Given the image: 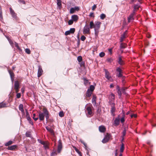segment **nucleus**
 I'll use <instances>...</instances> for the list:
<instances>
[{
	"label": "nucleus",
	"instance_id": "obj_1",
	"mask_svg": "<svg viewBox=\"0 0 156 156\" xmlns=\"http://www.w3.org/2000/svg\"><path fill=\"white\" fill-rule=\"evenodd\" d=\"M43 112L42 113L41 112H39V119L41 121L43 120L44 119V117L45 116L46 119H48L49 118V112L45 108H44L43 109Z\"/></svg>",
	"mask_w": 156,
	"mask_h": 156
},
{
	"label": "nucleus",
	"instance_id": "obj_2",
	"mask_svg": "<svg viewBox=\"0 0 156 156\" xmlns=\"http://www.w3.org/2000/svg\"><path fill=\"white\" fill-rule=\"evenodd\" d=\"M101 23L100 22H95L94 28L96 35H98L99 33V30L100 27V25Z\"/></svg>",
	"mask_w": 156,
	"mask_h": 156
},
{
	"label": "nucleus",
	"instance_id": "obj_3",
	"mask_svg": "<svg viewBox=\"0 0 156 156\" xmlns=\"http://www.w3.org/2000/svg\"><path fill=\"white\" fill-rule=\"evenodd\" d=\"M83 33L84 34H90V28L89 27V26L87 24L86 25L85 27H84L83 29Z\"/></svg>",
	"mask_w": 156,
	"mask_h": 156
},
{
	"label": "nucleus",
	"instance_id": "obj_4",
	"mask_svg": "<svg viewBox=\"0 0 156 156\" xmlns=\"http://www.w3.org/2000/svg\"><path fill=\"white\" fill-rule=\"evenodd\" d=\"M105 72V76L108 80L111 81H113V80L112 79L111 76L110 75L109 72L106 69H104Z\"/></svg>",
	"mask_w": 156,
	"mask_h": 156
},
{
	"label": "nucleus",
	"instance_id": "obj_5",
	"mask_svg": "<svg viewBox=\"0 0 156 156\" xmlns=\"http://www.w3.org/2000/svg\"><path fill=\"white\" fill-rule=\"evenodd\" d=\"M111 136V135L110 134L108 133H107L105 137L102 140V142L103 143H105L108 142Z\"/></svg>",
	"mask_w": 156,
	"mask_h": 156
},
{
	"label": "nucleus",
	"instance_id": "obj_6",
	"mask_svg": "<svg viewBox=\"0 0 156 156\" xmlns=\"http://www.w3.org/2000/svg\"><path fill=\"white\" fill-rule=\"evenodd\" d=\"M135 14V10H133V12L129 16L128 18V22L129 23L132 20H133L134 19L133 17Z\"/></svg>",
	"mask_w": 156,
	"mask_h": 156
},
{
	"label": "nucleus",
	"instance_id": "obj_7",
	"mask_svg": "<svg viewBox=\"0 0 156 156\" xmlns=\"http://www.w3.org/2000/svg\"><path fill=\"white\" fill-rule=\"evenodd\" d=\"M19 83L18 81H16L14 82V89L16 93H17L19 90Z\"/></svg>",
	"mask_w": 156,
	"mask_h": 156
},
{
	"label": "nucleus",
	"instance_id": "obj_8",
	"mask_svg": "<svg viewBox=\"0 0 156 156\" xmlns=\"http://www.w3.org/2000/svg\"><path fill=\"white\" fill-rule=\"evenodd\" d=\"M62 148V141L60 140L58 141V147L57 152L58 153H60L61 151Z\"/></svg>",
	"mask_w": 156,
	"mask_h": 156
},
{
	"label": "nucleus",
	"instance_id": "obj_9",
	"mask_svg": "<svg viewBox=\"0 0 156 156\" xmlns=\"http://www.w3.org/2000/svg\"><path fill=\"white\" fill-rule=\"evenodd\" d=\"M43 73V71L41 66H38V69L37 73V76L38 77H40L42 75Z\"/></svg>",
	"mask_w": 156,
	"mask_h": 156
},
{
	"label": "nucleus",
	"instance_id": "obj_10",
	"mask_svg": "<svg viewBox=\"0 0 156 156\" xmlns=\"http://www.w3.org/2000/svg\"><path fill=\"white\" fill-rule=\"evenodd\" d=\"M112 107L111 108V112L113 116H115V113H114L115 111V103H112Z\"/></svg>",
	"mask_w": 156,
	"mask_h": 156
},
{
	"label": "nucleus",
	"instance_id": "obj_11",
	"mask_svg": "<svg viewBox=\"0 0 156 156\" xmlns=\"http://www.w3.org/2000/svg\"><path fill=\"white\" fill-rule=\"evenodd\" d=\"M26 117L27 120L29 121L30 124H31L32 125H33V122L31 121V119L30 117L28 112L27 110L26 111Z\"/></svg>",
	"mask_w": 156,
	"mask_h": 156
},
{
	"label": "nucleus",
	"instance_id": "obj_12",
	"mask_svg": "<svg viewBox=\"0 0 156 156\" xmlns=\"http://www.w3.org/2000/svg\"><path fill=\"white\" fill-rule=\"evenodd\" d=\"M99 131L102 133H104L106 130L105 127L103 126H101L99 127Z\"/></svg>",
	"mask_w": 156,
	"mask_h": 156
},
{
	"label": "nucleus",
	"instance_id": "obj_13",
	"mask_svg": "<svg viewBox=\"0 0 156 156\" xmlns=\"http://www.w3.org/2000/svg\"><path fill=\"white\" fill-rule=\"evenodd\" d=\"M8 71H9V72L10 75V77H11V80H12V82H13V80H14V74L13 72H12V71L11 70H8Z\"/></svg>",
	"mask_w": 156,
	"mask_h": 156
},
{
	"label": "nucleus",
	"instance_id": "obj_14",
	"mask_svg": "<svg viewBox=\"0 0 156 156\" xmlns=\"http://www.w3.org/2000/svg\"><path fill=\"white\" fill-rule=\"evenodd\" d=\"M120 116L119 115H118V118H116L115 120L114 121V124L115 126H117L119 124V121H120Z\"/></svg>",
	"mask_w": 156,
	"mask_h": 156
},
{
	"label": "nucleus",
	"instance_id": "obj_15",
	"mask_svg": "<svg viewBox=\"0 0 156 156\" xmlns=\"http://www.w3.org/2000/svg\"><path fill=\"white\" fill-rule=\"evenodd\" d=\"M93 98L92 99V103L94 104V105H96V100L97 99V97L95 95H93Z\"/></svg>",
	"mask_w": 156,
	"mask_h": 156
},
{
	"label": "nucleus",
	"instance_id": "obj_16",
	"mask_svg": "<svg viewBox=\"0 0 156 156\" xmlns=\"http://www.w3.org/2000/svg\"><path fill=\"white\" fill-rule=\"evenodd\" d=\"M19 109L20 111H21L22 113L23 114H25L24 111L23 109V104H20V105L19 106Z\"/></svg>",
	"mask_w": 156,
	"mask_h": 156
},
{
	"label": "nucleus",
	"instance_id": "obj_17",
	"mask_svg": "<svg viewBox=\"0 0 156 156\" xmlns=\"http://www.w3.org/2000/svg\"><path fill=\"white\" fill-rule=\"evenodd\" d=\"M17 147L16 145H13L11 146H9L8 147L7 149L10 150H15Z\"/></svg>",
	"mask_w": 156,
	"mask_h": 156
},
{
	"label": "nucleus",
	"instance_id": "obj_18",
	"mask_svg": "<svg viewBox=\"0 0 156 156\" xmlns=\"http://www.w3.org/2000/svg\"><path fill=\"white\" fill-rule=\"evenodd\" d=\"M46 129L49 131V132L51 133L53 136H55V135L54 133V132L53 130L51 129L50 128L47 126L46 127Z\"/></svg>",
	"mask_w": 156,
	"mask_h": 156
},
{
	"label": "nucleus",
	"instance_id": "obj_19",
	"mask_svg": "<svg viewBox=\"0 0 156 156\" xmlns=\"http://www.w3.org/2000/svg\"><path fill=\"white\" fill-rule=\"evenodd\" d=\"M9 9L10 10V13L11 14L12 16H13V17L14 18L16 17V14L14 12V11L12 10V8H10Z\"/></svg>",
	"mask_w": 156,
	"mask_h": 156
},
{
	"label": "nucleus",
	"instance_id": "obj_20",
	"mask_svg": "<svg viewBox=\"0 0 156 156\" xmlns=\"http://www.w3.org/2000/svg\"><path fill=\"white\" fill-rule=\"evenodd\" d=\"M72 20L74 21H76L78 19V17L77 15H73L72 16Z\"/></svg>",
	"mask_w": 156,
	"mask_h": 156
},
{
	"label": "nucleus",
	"instance_id": "obj_21",
	"mask_svg": "<svg viewBox=\"0 0 156 156\" xmlns=\"http://www.w3.org/2000/svg\"><path fill=\"white\" fill-rule=\"evenodd\" d=\"M121 65H122L124 63L122 59V57L121 56H119V60L118 62Z\"/></svg>",
	"mask_w": 156,
	"mask_h": 156
},
{
	"label": "nucleus",
	"instance_id": "obj_22",
	"mask_svg": "<svg viewBox=\"0 0 156 156\" xmlns=\"http://www.w3.org/2000/svg\"><path fill=\"white\" fill-rule=\"evenodd\" d=\"M92 93V92L89 90H88L86 93V96L87 97H89L91 95Z\"/></svg>",
	"mask_w": 156,
	"mask_h": 156
},
{
	"label": "nucleus",
	"instance_id": "obj_23",
	"mask_svg": "<svg viewBox=\"0 0 156 156\" xmlns=\"http://www.w3.org/2000/svg\"><path fill=\"white\" fill-rule=\"evenodd\" d=\"M127 47V44L125 43H121L120 44V48H124Z\"/></svg>",
	"mask_w": 156,
	"mask_h": 156
},
{
	"label": "nucleus",
	"instance_id": "obj_24",
	"mask_svg": "<svg viewBox=\"0 0 156 156\" xmlns=\"http://www.w3.org/2000/svg\"><path fill=\"white\" fill-rule=\"evenodd\" d=\"M109 98L111 101H113L115 99V95L112 93L110 95Z\"/></svg>",
	"mask_w": 156,
	"mask_h": 156
},
{
	"label": "nucleus",
	"instance_id": "obj_25",
	"mask_svg": "<svg viewBox=\"0 0 156 156\" xmlns=\"http://www.w3.org/2000/svg\"><path fill=\"white\" fill-rule=\"evenodd\" d=\"M123 115L121 119V122L122 123H123L125 121V112H124L122 110Z\"/></svg>",
	"mask_w": 156,
	"mask_h": 156
},
{
	"label": "nucleus",
	"instance_id": "obj_26",
	"mask_svg": "<svg viewBox=\"0 0 156 156\" xmlns=\"http://www.w3.org/2000/svg\"><path fill=\"white\" fill-rule=\"evenodd\" d=\"M6 104L2 102L0 103V108L6 107H7Z\"/></svg>",
	"mask_w": 156,
	"mask_h": 156
},
{
	"label": "nucleus",
	"instance_id": "obj_27",
	"mask_svg": "<svg viewBox=\"0 0 156 156\" xmlns=\"http://www.w3.org/2000/svg\"><path fill=\"white\" fill-rule=\"evenodd\" d=\"M88 113L89 115H91L92 113L91 108L90 107H88L87 108Z\"/></svg>",
	"mask_w": 156,
	"mask_h": 156
},
{
	"label": "nucleus",
	"instance_id": "obj_28",
	"mask_svg": "<svg viewBox=\"0 0 156 156\" xmlns=\"http://www.w3.org/2000/svg\"><path fill=\"white\" fill-rule=\"evenodd\" d=\"M124 149V144L122 143V144L121 147L120 148V152L121 153H122Z\"/></svg>",
	"mask_w": 156,
	"mask_h": 156
},
{
	"label": "nucleus",
	"instance_id": "obj_29",
	"mask_svg": "<svg viewBox=\"0 0 156 156\" xmlns=\"http://www.w3.org/2000/svg\"><path fill=\"white\" fill-rule=\"evenodd\" d=\"M94 24L93 21H91L90 23V29L94 28Z\"/></svg>",
	"mask_w": 156,
	"mask_h": 156
},
{
	"label": "nucleus",
	"instance_id": "obj_30",
	"mask_svg": "<svg viewBox=\"0 0 156 156\" xmlns=\"http://www.w3.org/2000/svg\"><path fill=\"white\" fill-rule=\"evenodd\" d=\"M13 143V141H8V142L6 143L5 144V146H9L12 144Z\"/></svg>",
	"mask_w": 156,
	"mask_h": 156
},
{
	"label": "nucleus",
	"instance_id": "obj_31",
	"mask_svg": "<svg viewBox=\"0 0 156 156\" xmlns=\"http://www.w3.org/2000/svg\"><path fill=\"white\" fill-rule=\"evenodd\" d=\"M95 88V87L93 85H90V87L89 90H90L91 92H92L94 90Z\"/></svg>",
	"mask_w": 156,
	"mask_h": 156
},
{
	"label": "nucleus",
	"instance_id": "obj_32",
	"mask_svg": "<svg viewBox=\"0 0 156 156\" xmlns=\"http://www.w3.org/2000/svg\"><path fill=\"white\" fill-rule=\"evenodd\" d=\"M126 36L125 35V34H123L122 35L121 37L120 38V42H122L123 39L126 38Z\"/></svg>",
	"mask_w": 156,
	"mask_h": 156
},
{
	"label": "nucleus",
	"instance_id": "obj_33",
	"mask_svg": "<svg viewBox=\"0 0 156 156\" xmlns=\"http://www.w3.org/2000/svg\"><path fill=\"white\" fill-rule=\"evenodd\" d=\"M57 1V4L59 6H61V0H56Z\"/></svg>",
	"mask_w": 156,
	"mask_h": 156
},
{
	"label": "nucleus",
	"instance_id": "obj_34",
	"mask_svg": "<svg viewBox=\"0 0 156 156\" xmlns=\"http://www.w3.org/2000/svg\"><path fill=\"white\" fill-rule=\"evenodd\" d=\"M77 59L79 62H81L82 60V57L81 56H79L78 57Z\"/></svg>",
	"mask_w": 156,
	"mask_h": 156
},
{
	"label": "nucleus",
	"instance_id": "obj_35",
	"mask_svg": "<svg viewBox=\"0 0 156 156\" xmlns=\"http://www.w3.org/2000/svg\"><path fill=\"white\" fill-rule=\"evenodd\" d=\"M64 115V112L62 111H60L59 113V115L61 117H63Z\"/></svg>",
	"mask_w": 156,
	"mask_h": 156
},
{
	"label": "nucleus",
	"instance_id": "obj_36",
	"mask_svg": "<svg viewBox=\"0 0 156 156\" xmlns=\"http://www.w3.org/2000/svg\"><path fill=\"white\" fill-rule=\"evenodd\" d=\"M75 11L73 8H71L70 10V13L71 14H73L75 12Z\"/></svg>",
	"mask_w": 156,
	"mask_h": 156
},
{
	"label": "nucleus",
	"instance_id": "obj_37",
	"mask_svg": "<svg viewBox=\"0 0 156 156\" xmlns=\"http://www.w3.org/2000/svg\"><path fill=\"white\" fill-rule=\"evenodd\" d=\"M25 52L27 54H30L31 51L28 48H26L25 49Z\"/></svg>",
	"mask_w": 156,
	"mask_h": 156
},
{
	"label": "nucleus",
	"instance_id": "obj_38",
	"mask_svg": "<svg viewBox=\"0 0 156 156\" xmlns=\"http://www.w3.org/2000/svg\"><path fill=\"white\" fill-rule=\"evenodd\" d=\"M75 29L74 28H71L70 29L69 31L71 34H73L75 31Z\"/></svg>",
	"mask_w": 156,
	"mask_h": 156
},
{
	"label": "nucleus",
	"instance_id": "obj_39",
	"mask_svg": "<svg viewBox=\"0 0 156 156\" xmlns=\"http://www.w3.org/2000/svg\"><path fill=\"white\" fill-rule=\"evenodd\" d=\"M0 19H2L3 17L2 16V12L1 10V7L0 6Z\"/></svg>",
	"mask_w": 156,
	"mask_h": 156
},
{
	"label": "nucleus",
	"instance_id": "obj_40",
	"mask_svg": "<svg viewBox=\"0 0 156 156\" xmlns=\"http://www.w3.org/2000/svg\"><path fill=\"white\" fill-rule=\"evenodd\" d=\"M106 17L105 15L104 14H102L100 15V18L101 19H105Z\"/></svg>",
	"mask_w": 156,
	"mask_h": 156
},
{
	"label": "nucleus",
	"instance_id": "obj_41",
	"mask_svg": "<svg viewBox=\"0 0 156 156\" xmlns=\"http://www.w3.org/2000/svg\"><path fill=\"white\" fill-rule=\"evenodd\" d=\"M139 7H140L139 6L137 5H134V10H134L135 12V10L136 9H139Z\"/></svg>",
	"mask_w": 156,
	"mask_h": 156
},
{
	"label": "nucleus",
	"instance_id": "obj_42",
	"mask_svg": "<svg viewBox=\"0 0 156 156\" xmlns=\"http://www.w3.org/2000/svg\"><path fill=\"white\" fill-rule=\"evenodd\" d=\"M126 129L125 128H124V130L122 132V134L123 136H125L126 134Z\"/></svg>",
	"mask_w": 156,
	"mask_h": 156
},
{
	"label": "nucleus",
	"instance_id": "obj_43",
	"mask_svg": "<svg viewBox=\"0 0 156 156\" xmlns=\"http://www.w3.org/2000/svg\"><path fill=\"white\" fill-rule=\"evenodd\" d=\"M106 60L108 62H109L111 63L113 61V59H112V58H107V59Z\"/></svg>",
	"mask_w": 156,
	"mask_h": 156
},
{
	"label": "nucleus",
	"instance_id": "obj_44",
	"mask_svg": "<svg viewBox=\"0 0 156 156\" xmlns=\"http://www.w3.org/2000/svg\"><path fill=\"white\" fill-rule=\"evenodd\" d=\"M26 135L27 137H30L31 136V134L30 132H27L26 133Z\"/></svg>",
	"mask_w": 156,
	"mask_h": 156
},
{
	"label": "nucleus",
	"instance_id": "obj_45",
	"mask_svg": "<svg viewBox=\"0 0 156 156\" xmlns=\"http://www.w3.org/2000/svg\"><path fill=\"white\" fill-rule=\"evenodd\" d=\"M44 145H44V147L45 149H47L48 148V144L47 142Z\"/></svg>",
	"mask_w": 156,
	"mask_h": 156
},
{
	"label": "nucleus",
	"instance_id": "obj_46",
	"mask_svg": "<svg viewBox=\"0 0 156 156\" xmlns=\"http://www.w3.org/2000/svg\"><path fill=\"white\" fill-rule=\"evenodd\" d=\"M73 22V20H70L68 21V23L69 25H72Z\"/></svg>",
	"mask_w": 156,
	"mask_h": 156
},
{
	"label": "nucleus",
	"instance_id": "obj_47",
	"mask_svg": "<svg viewBox=\"0 0 156 156\" xmlns=\"http://www.w3.org/2000/svg\"><path fill=\"white\" fill-rule=\"evenodd\" d=\"M105 55V53L103 52H101L99 54V56L101 57H104Z\"/></svg>",
	"mask_w": 156,
	"mask_h": 156
},
{
	"label": "nucleus",
	"instance_id": "obj_48",
	"mask_svg": "<svg viewBox=\"0 0 156 156\" xmlns=\"http://www.w3.org/2000/svg\"><path fill=\"white\" fill-rule=\"evenodd\" d=\"M39 142L43 145H45L44 144L46 143L47 142H45L44 141H42L41 140H39Z\"/></svg>",
	"mask_w": 156,
	"mask_h": 156
},
{
	"label": "nucleus",
	"instance_id": "obj_49",
	"mask_svg": "<svg viewBox=\"0 0 156 156\" xmlns=\"http://www.w3.org/2000/svg\"><path fill=\"white\" fill-rule=\"evenodd\" d=\"M15 44L16 47L18 48V49L19 50L20 49L18 43H17L16 42H15Z\"/></svg>",
	"mask_w": 156,
	"mask_h": 156
},
{
	"label": "nucleus",
	"instance_id": "obj_50",
	"mask_svg": "<svg viewBox=\"0 0 156 156\" xmlns=\"http://www.w3.org/2000/svg\"><path fill=\"white\" fill-rule=\"evenodd\" d=\"M80 39L82 41H83L85 40L86 37L84 36L83 35L81 37Z\"/></svg>",
	"mask_w": 156,
	"mask_h": 156
},
{
	"label": "nucleus",
	"instance_id": "obj_51",
	"mask_svg": "<svg viewBox=\"0 0 156 156\" xmlns=\"http://www.w3.org/2000/svg\"><path fill=\"white\" fill-rule=\"evenodd\" d=\"M70 33L69 31H66L65 33V35L67 36L68 35L70 34Z\"/></svg>",
	"mask_w": 156,
	"mask_h": 156
},
{
	"label": "nucleus",
	"instance_id": "obj_52",
	"mask_svg": "<svg viewBox=\"0 0 156 156\" xmlns=\"http://www.w3.org/2000/svg\"><path fill=\"white\" fill-rule=\"evenodd\" d=\"M116 71L119 73H122V70L119 68H118L116 69Z\"/></svg>",
	"mask_w": 156,
	"mask_h": 156
},
{
	"label": "nucleus",
	"instance_id": "obj_53",
	"mask_svg": "<svg viewBox=\"0 0 156 156\" xmlns=\"http://www.w3.org/2000/svg\"><path fill=\"white\" fill-rule=\"evenodd\" d=\"M122 91L121 90H118V93L119 95L120 96V97L121 96L122 94Z\"/></svg>",
	"mask_w": 156,
	"mask_h": 156
},
{
	"label": "nucleus",
	"instance_id": "obj_54",
	"mask_svg": "<svg viewBox=\"0 0 156 156\" xmlns=\"http://www.w3.org/2000/svg\"><path fill=\"white\" fill-rule=\"evenodd\" d=\"M57 154V153L55 151H53L51 154V156H53V155H56Z\"/></svg>",
	"mask_w": 156,
	"mask_h": 156
},
{
	"label": "nucleus",
	"instance_id": "obj_55",
	"mask_svg": "<svg viewBox=\"0 0 156 156\" xmlns=\"http://www.w3.org/2000/svg\"><path fill=\"white\" fill-rule=\"evenodd\" d=\"M83 79L84 80V83L85 84H87L88 82V80H87L86 78H83Z\"/></svg>",
	"mask_w": 156,
	"mask_h": 156
},
{
	"label": "nucleus",
	"instance_id": "obj_56",
	"mask_svg": "<svg viewBox=\"0 0 156 156\" xmlns=\"http://www.w3.org/2000/svg\"><path fill=\"white\" fill-rule=\"evenodd\" d=\"M73 8L74 9V10L75 11H78L79 10L80 8L78 7H75Z\"/></svg>",
	"mask_w": 156,
	"mask_h": 156
},
{
	"label": "nucleus",
	"instance_id": "obj_57",
	"mask_svg": "<svg viewBox=\"0 0 156 156\" xmlns=\"http://www.w3.org/2000/svg\"><path fill=\"white\" fill-rule=\"evenodd\" d=\"M21 97V94L20 93H18L16 94V97L17 98H19Z\"/></svg>",
	"mask_w": 156,
	"mask_h": 156
},
{
	"label": "nucleus",
	"instance_id": "obj_58",
	"mask_svg": "<svg viewBox=\"0 0 156 156\" xmlns=\"http://www.w3.org/2000/svg\"><path fill=\"white\" fill-rule=\"evenodd\" d=\"M8 41H9V43H10V44L12 45H13V41L11 40L10 39H8Z\"/></svg>",
	"mask_w": 156,
	"mask_h": 156
},
{
	"label": "nucleus",
	"instance_id": "obj_59",
	"mask_svg": "<svg viewBox=\"0 0 156 156\" xmlns=\"http://www.w3.org/2000/svg\"><path fill=\"white\" fill-rule=\"evenodd\" d=\"M19 1L20 2H21L24 4H25V2L24 0H19Z\"/></svg>",
	"mask_w": 156,
	"mask_h": 156
},
{
	"label": "nucleus",
	"instance_id": "obj_60",
	"mask_svg": "<svg viewBox=\"0 0 156 156\" xmlns=\"http://www.w3.org/2000/svg\"><path fill=\"white\" fill-rule=\"evenodd\" d=\"M89 16L90 17H94V16L93 12H91L89 15Z\"/></svg>",
	"mask_w": 156,
	"mask_h": 156
},
{
	"label": "nucleus",
	"instance_id": "obj_61",
	"mask_svg": "<svg viewBox=\"0 0 156 156\" xmlns=\"http://www.w3.org/2000/svg\"><path fill=\"white\" fill-rule=\"evenodd\" d=\"M80 64L81 66H84V63L83 62H81Z\"/></svg>",
	"mask_w": 156,
	"mask_h": 156
},
{
	"label": "nucleus",
	"instance_id": "obj_62",
	"mask_svg": "<svg viewBox=\"0 0 156 156\" xmlns=\"http://www.w3.org/2000/svg\"><path fill=\"white\" fill-rule=\"evenodd\" d=\"M131 117V118H133V117H134V118H136L137 117V115L136 114H133L132 115H130Z\"/></svg>",
	"mask_w": 156,
	"mask_h": 156
},
{
	"label": "nucleus",
	"instance_id": "obj_63",
	"mask_svg": "<svg viewBox=\"0 0 156 156\" xmlns=\"http://www.w3.org/2000/svg\"><path fill=\"white\" fill-rule=\"evenodd\" d=\"M96 8V5H94L92 7V10H94Z\"/></svg>",
	"mask_w": 156,
	"mask_h": 156
},
{
	"label": "nucleus",
	"instance_id": "obj_64",
	"mask_svg": "<svg viewBox=\"0 0 156 156\" xmlns=\"http://www.w3.org/2000/svg\"><path fill=\"white\" fill-rule=\"evenodd\" d=\"M108 50L110 52V54L112 55V48H109L108 49Z\"/></svg>",
	"mask_w": 156,
	"mask_h": 156
}]
</instances>
